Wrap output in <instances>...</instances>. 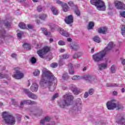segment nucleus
<instances>
[{
  "label": "nucleus",
  "instance_id": "f257e3e1",
  "mask_svg": "<svg viewBox=\"0 0 125 125\" xmlns=\"http://www.w3.org/2000/svg\"><path fill=\"white\" fill-rule=\"evenodd\" d=\"M42 75L40 84L42 88H46L49 85V89L50 91H54L55 87L52 85V82L56 83L57 80L55 77L46 68L42 69Z\"/></svg>",
  "mask_w": 125,
  "mask_h": 125
},
{
  "label": "nucleus",
  "instance_id": "f03ea898",
  "mask_svg": "<svg viewBox=\"0 0 125 125\" xmlns=\"http://www.w3.org/2000/svg\"><path fill=\"white\" fill-rule=\"evenodd\" d=\"M114 47V43L109 42L104 50L92 55L93 60H94V62H100V61H103L104 58L106 56V54L110 53L111 50Z\"/></svg>",
  "mask_w": 125,
  "mask_h": 125
},
{
  "label": "nucleus",
  "instance_id": "7ed1b4c3",
  "mask_svg": "<svg viewBox=\"0 0 125 125\" xmlns=\"http://www.w3.org/2000/svg\"><path fill=\"white\" fill-rule=\"evenodd\" d=\"M63 100H60L58 102V105L60 108H65V106H70L73 103L74 97L72 94H66L63 96Z\"/></svg>",
  "mask_w": 125,
  "mask_h": 125
},
{
  "label": "nucleus",
  "instance_id": "20e7f679",
  "mask_svg": "<svg viewBox=\"0 0 125 125\" xmlns=\"http://www.w3.org/2000/svg\"><path fill=\"white\" fill-rule=\"evenodd\" d=\"M2 116L3 117L4 121L6 125H14L16 123L15 118L12 115H10L6 112H3Z\"/></svg>",
  "mask_w": 125,
  "mask_h": 125
},
{
  "label": "nucleus",
  "instance_id": "39448f33",
  "mask_svg": "<svg viewBox=\"0 0 125 125\" xmlns=\"http://www.w3.org/2000/svg\"><path fill=\"white\" fill-rule=\"evenodd\" d=\"M90 3L93 5H95L97 9L99 11H105L106 10V5L103 0H91Z\"/></svg>",
  "mask_w": 125,
  "mask_h": 125
},
{
  "label": "nucleus",
  "instance_id": "423d86ee",
  "mask_svg": "<svg viewBox=\"0 0 125 125\" xmlns=\"http://www.w3.org/2000/svg\"><path fill=\"white\" fill-rule=\"evenodd\" d=\"M82 107V100L80 98L77 99L74 102L73 110L74 111H80Z\"/></svg>",
  "mask_w": 125,
  "mask_h": 125
},
{
  "label": "nucleus",
  "instance_id": "0eeeda50",
  "mask_svg": "<svg viewBox=\"0 0 125 125\" xmlns=\"http://www.w3.org/2000/svg\"><path fill=\"white\" fill-rule=\"evenodd\" d=\"M14 70L16 73L12 75V77L17 80H21L24 77V74L20 72L21 68L18 67H15Z\"/></svg>",
  "mask_w": 125,
  "mask_h": 125
},
{
  "label": "nucleus",
  "instance_id": "6e6552de",
  "mask_svg": "<svg viewBox=\"0 0 125 125\" xmlns=\"http://www.w3.org/2000/svg\"><path fill=\"white\" fill-rule=\"evenodd\" d=\"M116 101L115 99H112L106 103V108L108 110H114V109L117 108V104L115 103Z\"/></svg>",
  "mask_w": 125,
  "mask_h": 125
},
{
  "label": "nucleus",
  "instance_id": "1a4fd4ad",
  "mask_svg": "<svg viewBox=\"0 0 125 125\" xmlns=\"http://www.w3.org/2000/svg\"><path fill=\"white\" fill-rule=\"evenodd\" d=\"M0 38L3 39L4 41H7V40L11 39L12 36L9 34H6L5 30L4 29H1L0 30Z\"/></svg>",
  "mask_w": 125,
  "mask_h": 125
},
{
  "label": "nucleus",
  "instance_id": "9d476101",
  "mask_svg": "<svg viewBox=\"0 0 125 125\" xmlns=\"http://www.w3.org/2000/svg\"><path fill=\"white\" fill-rule=\"evenodd\" d=\"M84 79L88 83H95L97 82V79L96 78L89 74L86 75Z\"/></svg>",
  "mask_w": 125,
  "mask_h": 125
},
{
  "label": "nucleus",
  "instance_id": "9b49d317",
  "mask_svg": "<svg viewBox=\"0 0 125 125\" xmlns=\"http://www.w3.org/2000/svg\"><path fill=\"white\" fill-rule=\"evenodd\" d=\"M116 123L121 125H125V117L120 114H118L116 117Z\"/></svg>",
  "mask_w": 125,
  "mask_h": 125
},
{
  "label": "nucleus",
  "instance_id": "f8f14e48",
  "mask_svg": "<svg viewBox=\"0 0 125 125\" xmlns=\"http://www.w3.org/2000/svg\"><path fill=\"white\" fill-rule=\"evenodd\" d=\"M49 51L48 47H44L42 49L38 51L37 53L41 58H43L44 55Z\"/></svg>",
  "mask_w": 125,
  "mask_h": 125
},
{
  "label": "nucleus",
  "instance_id": "ddd939ff",
  "mask_svg": "<svg viewBox=\"0 0 125 125\" xmlns=\"http://www.w3.org/2000/svg\"><path fill=\"white\" fill-rule=\"evenodd\" d=\"M115 5L117 9H125V3L122 1H116L115 2Z\"/></svg>",
  "mask_w": 125,
  "mask_h": 125
},
{
  "label": "nucleus",
  "instance_id": "4468645a",
  "mask_svg": "<svg viewBox=\"0 0 125 125\" xmlns=\"http://www.w3.org/2000/svg\"><path fill=\"white\" fill-rule=\"evenodd\" d=\"M39 89V85L36 83H33L30 87V90L32 92H37Z\"/></svg>",
  "mask_w": 125,
  "mask_h": 125
},
{
  "label": "nucleus",
  "instance_id": "2eb2a0df",
  "mask_svg": "<svg viewBox=\"0 0 125 125\" xmlns=\"http://www.w3.org/2000/svg\"><path fill=\"white\" fill-rule=\"evenodd\" d=\"M64 21L66 24H72V23L74 22V18L73 17V16L69 15L65 18Z\"/></svg>",
  "mask_w": 125,
  "mask_h": 125
},
{
  "label": "nucleus",
  "instance_id": "dca6fc26",
  "mask_svg": "<svg viewBox=\"0 0 125 125\" xmlns=\"http://www.w3.org/2000/svg\"><path fill=\"white\" fill-rule=\"evenodd\" d=\"M70 48L72 50H79L80 49V45L78 43L73 42L70 44Z\"/></svg>",
  "mask_w": 125,
  "mask_h": 125
},
{
  "label": "nucleus",
  "instance_id": "f3484780",
  "mask_svg": "<svg viewBox=\"0 0 125 125\" xmlns=\"http://www.w3.org/2000/svg\"><path fill=\"white\" fill-rule=\"evenodd\" d=\"M71 90L73 91V93L75 94V95H78V94L80 93V89H78V88H77L75 85H71Z\"/></svg>",
  "mask_w": 125,
  "mask_h": 125
},
{
  "label": "nucleus",
  "instance_id": "a211bd4d",
  "mask_svg": "<svg viewBox=\"0 0 125 125\" xmlns=\"http://www.w3.org/2000/svg\"><path fill=\"white\" fill-rule=\"evenodd\" d=\"M99 70L102 71V70H105V69H107V67H108V64L107 63H102L98 65Z\"/></svg>",
  "mask_w": 125,
  "mask_h": 125
},
{
  "label": "nucleus",
  "instance_id": "6ab92c4d",
  "mask_svg": "<svg viewBox=\"0 0 125 125\" xmlns=\"http://www.w3.org/2000/svg\"><path fill=\"white\" fill-rule=\"evenodd\" d=\"M98 32L99 34H106L107 33V28L101 27L98 29Z\"/></svg>",
  "mask_w": 125,
  "mask_h": 125
},
{
  "label": "nucleus",
  "instance_id": "aec40b11",
  "mask_svg": "<svg viewBox=\"0 0 125 125\" xmlns=\"http://www.w3.org/2000/svg\"><path fill=\"white\" fill-rule=\"evenodd\" d=\"M59 32L62 36H63V37H69V33L65 31L63 29H59Z\"/></svg>",
  "mask_w": 125,
  "mask_h": 125
},
{
  "label": "nucleus",
  "instance_id": "412c9836",
  "mask_svg": "<svg viewBox=\"0 0 125 125\" xmlns=\"http://www.w3.org/2000/svg\"><path fill=\"white\" fill-rule=\"evenodd\" d=\"M49 121H50V118L48 116H46L44 118V119H42L41 120L40 124L41 125H44L45 122H49Z\"/></svg>",
  "mask_w": 125,
  "mask_h": 125
},
{
  "label": "nucleus",
  "instance_id": "4be33fe9",
  "mask_svg": "<svg viewBox=\"0 0 125 125\" xmlns=\"http://www.w3.org/2000/svg\"><path fill=\"white\" fill-rule=\"evenodd\" d=\"M62 6L64 12H67V11L69 10V6L67 5V4H66L65 3H63V4H62Z\"/></svg>",
  "mask_w": 125,
  "mask_h": 125
},
{
  "label": "nucleus",
  "instance_id": "5701e85b",
  "mask_svg": "<svg viewBox=\"0 0 125 125\" xmlns=\"http://www.w3.org/2000/svg\"><path fill=\"white\" fill-rule=\"evenodd\" d=\"M106 86H107V87H115L116 86H119V85L115 83H107L106 84Z\"/></svg>",
  "mask_w": 125,
  "mask_h": 125
},
{
  "label": "nucleus",
  "instance_id": "b1692460",
  "mask_svg": "<svg viewBox=\"0 0 125 125\" xmlns=\"http://www.w3.org/2000/svg\"><path fill=\"white\" fill-rule=\"evenodd\" d=\"M69 67H70L69 73L70 75H74V74H75V71H74V68H73V64H72V63H69Z\"/></svg>",
  "mask_w": 125,
  "mask_h": 125
},
{
  "label": "nucleus",
  "instance_id": "393cba45",
  "mask_svg": "<svg viewBox=\"0 0 125 125\" xmlns=\"http://www.w3.org/2000/svg\"><path fill=\"white\" fill-rule=\"evenodd\" d=\"M41 31H42L43 34H44V35H45V36H50V32H48V31H47V29H46V28H41Z\"/></svg>",
  "mask_w": 125,
  "mask_h": 125
},
{
  "label": "nucleus",
  "instance_id": "a878e982",
  "mask_svg": "<svg viewBox=\"0 0 125 125\" xmlns=\"http://www.w3.org/2000/svg\"><path fill=\"white\" fill-rule=\"evenodd\" d=\"M51 9L53 15H58V10H57L56 8L55 7H52Z\"/></svg>",
  "mask_w": 125,
  "mask_h": 125
},
{
  "label": "nucleus",
  "instance_id": "bb28decb",
  "mask_svg": "<svg viewBox=\"0 0 125 125\" xmlns=\"http://www.w3.org/2000/svg\"><path fill=\"white\" fill-rule=\"evenodd\" d=\"M28 97L32 99H37V98H38V96L31 92L30 94H28Z\"/></svg>",
  "mask_w": 125,
  "mask_h": 125
},
{
  "label": "nucleus",
  "instance_id": "cd10ccee",
  "mask_svg": "<svg viewBox=\"0 0 125 125\" xmlns=\"http://www.w3.org/2000/svg\"><path fill=\"white\" fill-rule=\"evenodd\" d=\"M83 55V54L82 53V52H77V53H75L74 55H73V58H74V59H76V58H79V57H80V56H82V55Z\"/></svg>",
  "mask_w": 125,
  "mask_h": 125
},
{
  "label": "nucleus",
  "instance_id": "c85d7f7f",
  "mask_svg": "<svg viewBox=\"0 0 125 125\" xmlns=\"http://www.w3.org/2000/svg\"><path fill=\"white\" fill-rule=\"evenodd\" d=\"M93 27H94V23L93 22L91 21L88 23V25L87 27V29L88 30H91V29H92Z\"/></svg>",
  "mask_w": 125,
  "mask_h": 125
},
{
  "label": "nucleus",
  "instance_id": "c756f323",
  "mask_svg": "<svg viewBox=\"0 0 125 125\" xmlns=\"http://www.w3.org/2000/svg\"><path fill=\"white\" fill-rule=\"evenodd\" d=\"M62 78L64 81H67V80H68L69 79V75H68V73H63L62 76Z\"/></svg>",
  "mask_w": 125,
  "mask_h": 125
},
{
  "label": "nucleus",
  "instance_id": "7c9ffc66",
  "mask_svg": "<svg viewBox=\"0 0 125 125\" xmlns=\"http://www.w3.org/2000/svg\"><path fill=\"white\" fill-rule=\"evenodd\" d=\"M23 46L24 49H26V50H28L31 49V45L27 43H25L24 44H23Z\"/></svg>",
  "mask_w": 125,
  "mask_h": 125
},
{
  "label": "nucleus",
  "instance_id": "2f4dec72",
  "mask_svg": "<svg viewBox=\"0 0 125 125\" xmlns=\"http://www.w3.org/2000/svg\"><path fill=\"white\" fill-rule=\"evenodd\" d=\"M116 108L118 109V110H122L125 108V106L121 104H116Z\"/></svg>",
  "mask_w": 125,
  "mask_h": 125
},
{
  "label": "nucleus",
  "instance_id": "473e14b6",
  "mask_svg": "<svg viewBox=\"0 0 125 125\" xmlns=\"http://www.w3.org/2000/svg\"><path fill=\"white\" fill-rule=\"evenodd\" d=\"M71 79L73 81H79V80L81 79V77L79 75H75Z\"/></svg>",
  "mask_w": 125,
  "mask_h": 125
},
{
  "label": "nucleus",
  "instance_id": "72a5a7b5",
  "mask_svg": "<svg viewBox=\"0 0 125 125\" xmlns=\"http://www.w3.org/2000/svg\"><path fill=\"white\" fill-rule=\"evenodd\" d=\"M25 102V104H29L31 105H33V104H36L35 102L31 101V100H24Z\"/></svg>",
  "mask_w": 125,
  "mask_h": 125
},
{
  "label": "nucleus",
  "instance_id": "f704fd0d",
  "mask_svg": "<svg viewBox=\"0 0 125 125\" xmlns=\"http://www.w3.org/2000/svg\"><path fill=\"white\" fill-rule=\"evenodd\" d=\"M121 33L123 37H125V26L122 25L121 27Z\"/></svg>",
  "mask_w": 125,
  "mask_h": 125
},
{
  "label": "nucleus",
  "instance_id": "c9c22d12",
  "mask_svg": "<svg viewBox=\"0 0 125 125\" xmlns=\"http://www.w3.org/2000/svg\"><path fill=\"white\" fill-rule=\"evenodd\" d=\"M100 40V38H99L98 36H95L93 39V41L96 42H98V43L101 42Z\"/></svg>",
  "mask_w": 125,
  "mask_h": 125
},
{
  "label": "nucleus",
  "instance_id": "e433bc0d",
  "mask_svg": "<svg viewBox=\"0 0 125 125\" xmlns=\"http://www.w3.org/2000/svg\"><path fill=\"white\" fill-rule=\"evenodd\" d=\"M19 26L21 28V29H26V24L23 22L20 23Z\"/></svg>",
  "mask_w": 125,
  "mask_h": 125
},
{
  "label": "nucleus",
  "instance_id": "4c0bfd02",
  "mask_svg": "<svg viewBox=\"0 0 125 125\" xmlns=\"http://www.w3.org/2000/svg\"><path fill=\"white\" fill-rule=\"evenodd\" d=\"M42 110L40 109L37 111L36 116H37V117H40V116H42Z\"/></svg>",
  "mask_w": 125,
  "mask_h": 125
},
{
  "label": "nucleus",
  "instance_id": "58836bf2",
  "mask_svg": "<svg viewBox=\"0 0 125 125\" xmlns=\"http://www.w3.org/2000/svg\"><path fill=\"white\" fill-rule=\"evenodd\" d=\"M110 71L111 73L113 74H115L116 73V67L114 65H112L110 68Z\"/></svg>",
  "mask_w": 125,
  "mask_h": 125
},
{
  "label": "nucleus",
  "instance_id": "ea45409f",
  "mask_svg": "<svg viewBox=\"0 0 125 125\" xmlns=\"http://www.w3.org/2000/svg\"><path fill=\"white\" fill-rule=\"evenodd\" d=\"M30 62L32 64H36V63H37V59H36L35 57H33L30 59Z\"/></svg>",
  "mask_w": 125,
  "mask_h": 125
},
{
  "label": "nucleus",
  "instance_id": "a19ab883",
  "mask_svg": "<svg viewBox=\"0 0 125 125\" xmlns=\"http://www.w3.org/2000/svg\"><path fill=\"white\" fill-rule=\"evenodd\" d=\"M33 75L35 76V77H37V76H39L40 75V70H36L33 72Z\"/></svg>",
  "mask_w": 125,
  "mask_h": 125
},
{
  "label": "nucleus",
  "instance_id": "79ce46f5",
  "mask_svg": "<svg viewBox=\"0 0 125 125\" xmlns=\"http://www.w3.org/2000/svg\"><path fill=\"white\" fill-rule=\"evenodd\" d=\"M75 12L76 14V15H77V16H81V12L80 11V10H79V9L78 8H76V9L75 10Z\"/></svg>",
  "mask_w": 125,
  "mask_h": 125
},
{
  "label": "nucleus",
  "instance_id": "37998d69",
  "mask_svg": "<svg viewBox=\"0 0 125 125\" xmlns=\"http://www.w3.org/2000/svg\"><path fill=\"white\" fill-rule=\"evenodd\" d=\"M23 92H24L25 94H27L28 96H29V94H30L31 93L30 92V91L28 89H24Z\"/></svg>",
  "mask_w": 125,
  "mask_h": 125
},
{
  "label": "nucleus",
  "instance_id": "c03bdc74",
  "mask_svg": "<svg viewBox=\"0 0 125 125\" xmlns=\"http://www.w3.org/2000/svg\"><path fill=\"white\" fill-rule=\"evenodd\" d=\"M47 16L46 14H42L40 16V19H42V20H44L45 18H46Z\"/></svg>",
  "mask_w": 125,
  "mask_h": 125
},
{
  "label": "nucleus",
  "instance_id": "a18cd8bd",
  "mask_svg": "<svg viewBox=\"0 0 125 125\" xmlns=\"http://www.w3.org/2000/svg\"><path fill=\"white\" fill-rule=\"evenodd\" d=\"M52 68H56L58 66V63L56 62H54L51 64L50 65Z\"/></svg>",
  "mask_w": 125,
  "mask_h": 125
},
{
  "label": "nucleus",
  "instance_id": "49530a36",
  "mask_svg": "<svg viewBox=\"0 0 125 125\" xmlns=\"http://www.w3.org/2000/svg\"><path fill=\"white\" fill-rule=\"evenodd\" d=\"M5 78H7V75L5 74H2L0 73V79H4Z\"/></svg>",
  "mask_w": 125,
  "mask_h": 125
},
{
  "label": "nucleus",
  "instance_id": "de8ad7c7",
  "mask_svg": "<svg viewBox=\"0 0 125 125\" xmlns=\"http://www.w3.org/2000/svg\"><path fill=\"white\" fill-rule=\"evenodd\" d=\"M62 59H68L69 58V55L65 54L62 56Z\"/></svg>",
  "mask_w": 125,
  "mask_h": 125
},
{
  "label": "nucleus",
  "instance_id": "09e8293b",
  "mask_svg": "<svg viewBox=\"0 0 125 125\" xmlns=\"http://www.w3.org/2000/svg\"><path fill=\"white\" fill-rule=\"evenodd\" d=\"M42 10H43V9H42V6H39L37 7V11H38V12H42Z\"/></svg>",
  "mask_w": 125,
  "mask_h": 125
},
{
  "label": "nucleus",
  "instance_id": "8fccbe9b",
  "mask_svg": "<svg viewBox=\"0 0 125 125\" xmlns=\"http://www.w3.org/2000/svg\"><path fill=\"white\" fill-rule=\"evenodd\" d=\"M59 95L58 93L55 94L52 97V100H54L58 97Z\"/></svg>",
  "mask_w": 125,
  "mask_h": 125
},
{
  "label": "nucleus",
  "instance_id": "3c124183",
  "mask_svg": "<svg viewBox=\"0 0 125 125\" xmlns=\"http://www.w3.org/2000/svg\"><path fill=\"white\" fill-rule=\"evenodd\" d=\"M23 34H24V33H23V32L22 31H20L19 33L17 34V36L19 38V39H21L22 35H23Z\"/></svg>",
  "mask_w": 125,
  "mask_h": 125
},
{
  "label": "nucleus",
  "instance_id": "603ef678",
  "mask_svg": "<svg viewBox=\"0 0 125 125\" xmlns=\"http://www.w3.org/2000/svg\"><path fill=\"white\" fill-rule=\"evenodd\" d=\"M58 44L59 45H65V42H64V41H60L58 42Z\"/></svg>",
  "mask_w": 125,
  "mask_h": 125
},
{
  "label": "nucleus",
  "instance_id": "864d4df0",
  "mask_svg": "<svg viewBox=\"0 0 125 125\" xmlns=\"http://www.w3.org/2000/svg\"><path fill=\"white\" fill-rule=\"evenodd\" d=\"M26 104L25 101H22L21 102V104H20V108H23V107H24V104Z\"/></svg>",
  "mask_w": 125,
  "mask_h": 125
},
{
  "label": "nucleus",
  "instance_id": "5fc2aeb1",
  "mask_svg": "<svg viewBox=\"0 0 125 125\" xmlns=\"http://www.w3.org/2000/svg\"><path fill=\"white\" fill-rule=\"evenodd\" d=\"M120 15L122 17L125 18V11H122L120 12Z\"/></svg>",
  "mask_w": 125,
  "mask_h": 125
},
{
  "label": "nucleus",
  "instance_id": "6e6d98bb",
  "mask_svg": "<svg viewBox=\"0 0 125 125\" xmlns=\"http://www.w3.org/2000/svg\"><path fill=\"white\" fill-rule=\"evenodd\" d=\"M94 91V90L93 89H90V90H89V94H90V95H92V94H93Z\"/></svg>",
  "mask_w": 125,
  "mask_h": 125
},
{
  "label": "nucleus",
  "instance_id": "4d7b16f0",
  "mask_svg": "<svg viewBox=\"0 0 125 125\" xmlns=\"http://www.w3.org/2000/svg\"><path fill=\"white\" fill-rule=\"evenodd\" d=\"M5 26L7 28H9V27H10V23L7 21L6 22H5Z\"/></svg>",
  "mask_w": 125,
  "mask_h": 125
},
{
  "label": "nucleus",
  "instance_id": "13d9d810",
  "mask_svg": "<svg viewBox=\"0 0 125 125\" xmlns=\"http://www.w3.org/2000/svg\"><path fill=\"white\" fill-rule=\"evenodd\" d=\"M27 27L28 29H34V26L32 24H28Z\"/></svg>",
  "mask_w": 125,
  "mask_h": 125
},
{
  "label": "nucleus",
  "instance_id": "bf43d9fd",
  "mask_svg": "<svg viewBox=\"0 0 125 125\" xmlns=\"http://www.w3.org/2000/svg\"><path fill=\"white\" fill-rule=\"evenodd\" d=\"M60 66H62L64 64V62H63V61L62 60H60L59 63Z\"/></svg>",
  "mask_w": 125,
  "mask_h": 125
},
{
  "label": "nucleus",
  "instance_id": "052dcab7",
  "mask_svg": "<svg viewBox=\"0 0 125 125\" xmlns=\"http://www.w3.org/2000/svg\"><path fill=\"white\" fill-rule=\"evenodd\" d=\"M87 97H88V92H86L84 93V98H87Z\"/></svg>",
  "mask_w": 125,
  "mask_h": 125
},
{
  "label": "nucleus",
  "instance_id": "680f3d73",
  "mask_svg": "<svg viewBox=\"0 0 125 125\" xmlns=\"http://www.w3.org/2000/svg\"><path fill=\"white\" fill-rule=\"evenodd\" d=\"M68 4H69L70 6H73V5H74V3L72 1H70L68 2Z\"/></svg>",
  "mask_w": 125,
  "mask_h": 125
},
{
  "label": "nucleus",
  "instance_id": "e2e57ef3",
  "mask_svg": "<svg viewBox=\"0 0 125 125\" xmlns=\"http://www.w3.org/2000/svg\"><path fill=\"white\" fill-rule=\"evenodd\" d=\"M56 2L58 4H61L62 6V4H63V3H62V2L59 0H57Z\"/></svg>",
  "mask_w": 125,
  "mask_h": 125
},
{
  "label": "nucleus",
  "instance_id": "0e129e2a",
  "mask_svg": "<svg viewBox=\"0 0 125 125\" xmlns=\"http://www.w3.org/2000/svg\"><path fill=\"white\" fill-rule=\"evenodd\" d=\"M11 56L12 58H16L17 57V55L16 54H12Z\"/></svg>",
  "mask_w": 125,
  "mask_h": 125
},
{
  "label": "nucleus",
  "instance_id": "69168bd1",
  "mask_svg": "<svg viewBox=\"0 0 125 125\" xmlns=\"http://www.w3.org/2000/svg\"><path fill=\"white\" fill-rule=\"evenodd\" d=\"M27 86H30V85H31V80H28L27 81Z\"/></svg>",
  "mask_w": 125,
  "mask_h": 125
},
{
  "label": "nucleus",
  "instance_id": "338daca9",
  "mask_svg": "<svg viewBox=\"0 0 125 125\" xmlns=\"http://www.w3.org/2000/svg\"><path fill=\"white\" fill-rule=\"evenodd\" d=\"M112 93H113V95H118V92H117L116 91H114Z\"/></svg>",
  "mask_w": 125,
  "mask_h": 125
},
{
  "label": "nucleus",
  "instance_id": "774afa93",
  "mask_svg": "<svg viewBox=\"0 0 125 125\" xmlns=\"http://www.w3.org/2000/svg\"><path fill=\"white\" fill-rule=\"evenodd\" d=\"M55 125V123L54 122H51L50 124H47V125Z\"/></svg>",
  "mask_w": 125,
  "mask_h": 125
}]
</instances>
